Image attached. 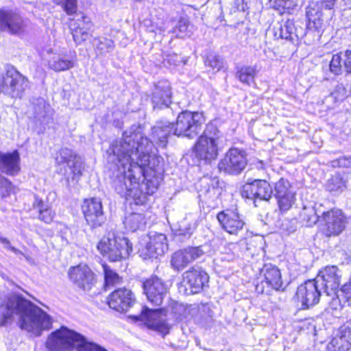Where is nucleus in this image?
<instances>
[{
	"instance_id": "1",
	"label": "nucleus",
	"mask_w": 351,
	"mask_h": 351,
	"mask_svg": "<svg viewBox=\"0 0 351 351\" xmlns=\"http://www.w3.org/2000/svg\"><path fill=\"white\" fill-rule=\"evenodd\" d=\"M153 142L145 135L141 125H132L123 133L122 138L110 146V160L130 161L133 176L143 177L141 188L145 189L149 196L154 194L163 179L164 167L161 157L151 155Z\"/></svg>"
},
{
	"instance_id": "2",
	"label": "nucleus",
	"mask_w": 351,
	"mask_h": 351,
	"mask_svg": "<svg viewBox=\"0 0 351 351\" xmlns=\"http://www.w3.org/2000/svg\"><path fill=\"white\" fill-rule=\"evenodd\" d=\"M19 319L21 329L36 336L51 326V319L42 308L20 295H11L5 305L0 306V325L10 320L14 315Z\"/></svg>"
},
{
	"instance_id": "3",
	"label": "nucleus",
	"mask_w": 351,
	"mask_h": 351,
	"mask_svg": "<svg viewBox=\"0 0 351 351\" xmlns=\"http://www.w3.org/2000/svg\"><path fill=\"white\" fill-rule=\"evenodd\" d=\"M110 147L106 151L108 161L114 165V170L111 177V184L115 191L127 199H132L136 205H143L147 199L149 195L145 189L141 188L140 178L130 174H136L132 171L131 162L123 160H110Z\"/></svg>"
},
{
	"instance_id": "4",
	"label": "nucleus",
	"mask_w": 351,
	"mask_h": 351,
	"mask_svg": "<svg viewBox=\"0 0 351 351\" xmlns=\"http://www.w3.org/2000/svg\"><path fill=\"white\" fill-rule=\"evenodd\" d=\"M46 347L51 351H99L96 343L88 341L80 333L66 326L52 332L46 341Z\"/></svg>"
},
{
	"instance_id": "5",
	"label": "nucleus",
	"mask_w": 351,
	"mask_h": 351,
	"mask_svg": "<svg viewBox=\"0 0 351 351\" xmlns=\"http://www.w3.org/2000/svg\"><path fill=\"white\" fill-rule=\"evenodd\" d=\"M221 132L213 123L206 125L203 133L196 142L193 154L195 157L204 164H210L219 155V144Z\"/></svg>"
},
{
	"instance_id": "6",
	"label": "nucleus",
	"mask_w": 351,
	"mask_h": 351,
	"mask_svg": "<svg viewBox=\"0 0 351 351\" xmlns=\"http://www.w3.org/2000/svg\"><path fill=\"white\" fill-rule=\"evenodd\" d=\"M97 248L103 256L111 262L121 261L132 252V245L128 238L109 232L97 243Z\"/></svg>"
},
{
	"instance_id": "7",
	"label": "nucleus",
	"mask_w": 351,
	"mask_h": 351,
	"mask_svg": "<svg viewBox=\"0 0 351 351\" xmlns=\"http://www.w3.org/2000/svg\"><path fill=\"white\" fill-rule=\"evenodd\" d=\"M205 122L203 112L184 110L179 113L173 123V134L178 137L194 139L202 132Z\"/></svg>"
},
{
	"instance_id": "8",
	"label": "nucleus",
	"mask_w": 351,
	"mask_h": 351,
	"mask_svg": "<svg viewBox=\"0 0 351 351\" xmlns=\"http://www.w3.org/2000/svg\"><path fill=\"white\" fill-rule=\"evenodd\" d=\"M28 86V79L12 65L6 64L3 71L0 68V93L21 97Z\"/></svg>"
},
{
	"instance_id": "9",
	"label": "nucleus",
	"mask_w": 351,
	"mask_h": 351,
	"mask_svg": "<svg viewBox=\"0 0 351 351\" xmlns=\"http://www.w3.org/2000/svg\"><path fill=\"white\" fill-rule=\"evenodd\" d=\"M168 250L167 239L165 234L151 232L140 242L138 253L143 259L157 258Z\"/></svg>"
},
{
	"instance_id": "10",
	"label": "nucleus",
	"mask_w": 351,
	"mask_h": 351,
	"mask_svg": "<svg viewBox=\"0 0 351 351\" xmlns=\"http://www.w3.org/2000/svg\"><path fill=\"white\" fill-rule=\"evenodd\" d=\"M247 162L245 150L239 148H230L224 157L219 162L218 169L226 174L239 175L246 167Z\"/></svg>"
},
{
	"instance_id": "11",
	"label": "nucleus",
	"mask_w": 351,
	"mask_h": 351,
	"mask_svg": "<svg viewBox=\"0 0 351 351\" xmlns=\"http://www.w3.org/2000/svg\"><path fill=\"white\" fill-rule=\"evenodd\" d=\"M208 274L201 267L193 266L182 274L181 287L186 295L195 294L208 287Z\"/></svg>"
},
{
	"instance_id": "12",
	"label": "nucleus",
	"mask_w": 351,
	"mask_h": 351,
	"mask_svg": "<svg viewBox=\"0 0 351 351\" xmlns=\"http://www.w3.org/2000/svg\"><path fill=\"white\" fill-rule=\"evenodd\" d=\"M264 280L261 284L256 286V291L258 293L269 294L271 290L284 291L281 272L278 267L271 263H266L261 271Z\"/></svg>"
},
{
	"instance_id": "13",
	"label": "nucleus",
	"mask_w": 351,
	"mask_h": 351,
	"mask_svg": "<svg viewBox=\"0 0 351 351\" xmlns=\"http://www.w3.org/2000/svg\"><path fill=\"white\" fill-rule=\"evenodd\" d=\"M342 271L335 265L326 266L321 269L315 278L323 292L328 296H335L341 284Z\"/></svg>"
},
{
	"instance_id": "14",
	"label": "nucleus",
	"mask_w": 351,
	"mask_h": 351,
	"mask_svg": "<svg viewBox=\"0 0 351 351\" xmlns=\"http://www.w3.org/2000/svg\"><path fill=\"white\" fill-rule=\"evenodd\" d=\"M82 211L87 224L91 229L101 227L106 221L102 202L99 199L93 197L85 199L82 204Z\"/></svg>"
},
{
	"instance_id": "15",
	"label": "nucleus",
	"mask_w": 351,
	"mask_h": 351,
	"mask_svg": "<svg viewBox=\"0 0 351 351\" xmlns=\"http://www.w3.org/2000/svg\"><path fill=\"white\" fill-rule=\"evenodd\" d=\"M324 222L322 231L327 237L339 235L348 223L346 217L339 209H331L322 214Z\"/></svg>"
},
{
	"instance_id": "16",
	"label": "nucleus",
	"mask_w": 351,
	"mask_h": 351,
	"mask_svg": "<svg viewBox=\"0 0 351 351\" xmlns=\"http://www.w3.org/2000/svg\"><path fill=\"white\" fill-rule=\"evenodd\" d=\"M200 182L199 199L208 206L215 207L223 192V182L220 181L217 177L207 176L202 178Z\"/></svg>"
},
{
	"instance_id": "17",
	"label": "nucleus",
	"mask_w": 351,
	"mask_h": 351,
	"mask_svg": "<svg viewBox=\"0 0 351 351\" xmlns=\"http://www.w3.org/2000/svg\"><path fill=\"white\" fill-rule=\"evenodd\" d=\"M322 291L315 279L308 280L298 287L295 296L302 308H308L319 302Z\"/></svg>"
},
{
	"instance_id": "18",
	"label": "nucleus",
	"mask_w": 351,
	"mask_h": 351,
	"mask_svg": "<svg viewBox=\"0 0 351 351\" xmlns=\"http://www.w3.org/2000/svg\"><path fill=\"white\" fill-rule=\"evenodd\" d=\"M272 187L265 180H254L252 182H247L243 186L241 195L254 201V206H257V199L269 201L273 194Z\"/></svg>"
},
{
	"instance_id": "19",
	"label": "nucleus",
	"mask_w": 351,
	"mask_h": 351,
	"mask_svg": "<svg viewBox=\"0 0 351 351\" xmlns=\"http://www.w3.org/2000/svg\"><path fill=\"white\" fill-rule=\"evenodd\" d=\"M27 21L16 11L0 9V32L19 35L25 31Z\"/></svg>"
},
{
	"instance_id": "20",
	"label": "nucleus",
	"mask_w": 351,
	"mask_h": 351,
	"mask_svg": "<svg viewBox=\"0 0 351 351\" xmlns=\"http://www.w3.org/2000/svg\"><path fill=\"white\" fill-rule=\"evenodd\" d=\"M69 276L76 287L84 291H90L97 281L96 274L86 265L71 268Z\"/></svg>"
},
{
	"instance_id": "21",
	"label": "nucleus",
	"mask_w": 351,
	"mask_h": 351,
	"mask_svg": "<svg viewBox=\"0 0 351 351\" xmlns=\"http://www.w3.org/2000/svg\"><path fill=\"white\" fill-rule=\"evenodd\" d=\"M143 293L149 302L155 306H160L167 293V284L156 276L150 277L142 283Z\"/></svg>"
},
{
	"instance_id": "22",
	"label": "nucleus",
	"mask_w": 351,
	"mask_h": 351,
	"mask_svg": "<svg viewBox=\"0 0 351 351\" xmlns=\"http://www.w3.org/2000/svg\"><path fill=\"white\" fill-rule=\"evenodd\" d=\"M136 303L134 293L125 287L115 289L108 297L109 307L120 313L127 312Z\"/></svg>"
},
{
	"instance_id": "23",
	"label": "nucleus",
	"mask_w": 351,
	"mask_h": 351,
	"mask_svg": "<svg viewBox=\"0 0 351 351\" xmlns=\"http://www.w3.org/2000/svg\"><path fill=\"white\" fill-rule=\"evenodd\" d=\"M171 88L167 80H160L154 84L151 92V103L154 110L168 108L171 104Z\"/></svg>"
},
{
	"instance_id": "24",
	"label": "nucleus",
	"mask_w": 351,
	"mask_h": 351,
	"mask_svg": "<svg viewBox=\"0 0 351 351\" xmlns=\"http://www.w3.org/2000/svg\"><path fill=\"white\" fill-rule=\"evenodd\" d=\"M217 219L221 228L230 234H238L245 226L237 209L223 210L217 215Z\"/></svg>"
},
{
	"instance_id": "25",
	"label": "nucleus",
	"mask_w": 351,
	"mask_h": 351,
	"mask_svg": "<svg viewBox=\"0 0 351 351\" xmlns=\"http://www.w3.org/2000/svg\"><path fill=\"white\" fill-rule=\"evenodd\" d=\"M274 196L282 212L289 210L295 199V193L291 190L290 182L284 178L275 183Z\"/></svg>"
},
{
	"instance_id": "26",
	"label": "nucleus",
	"mask_w": 351,
	"mask_h": 351,
	"mask_svg": "<svg viewBox=\"0 0 351 351\" xmlns=\"http://www.w3.org/2000/svg\"><path fill=\"white\" fill-rule=\"evenodd\" d=\"M158 311L157 309H150L147 307H142L141 312L139 315H132L136 321L145 322L153 329L166 335L169 332L170 327L169 324L164 320H158Z\"/></svg>"
},
{
	"instance_id": "27",
	"label": "nucleus",
	"mask_w": 351,
	"mask_h": 351,
	"mask_svg": "<svg viewBox=\"0 0 351 351\" xmlns=\"http://www.w3.org/2000/svg\"><path fill=\"white\" fill-rule=\"evenodd\" d=\"M173 130V123L162 120L156 121V124L152 128V139H149L153 142V147L155 144L159 147H165Z\"/></svg>"
},
{
	"instance_id": "28",
	"label": "nucleus",
	"mask_w": 351,
	"mask_h": 351,
	"mask_svg": "<svg viewBox=\"0 0 351 351\" xmlns=\"http://www.w3.org/2000/svg\"><path fill=\"white\" fill-rule=\"evenodd\" d=\"M20 155L17 150L12 152H0V171L10 176H15L21 170Z\"/></svg>"
},
{
	"instance_id": "29",
	"label": "nucleus",
	"mask_w": 351,
	"mask_h": 351,
	"mask_svg": "<svg viewBox=\"0 0 351 351\" xmlns=\"http://www.w3.org/2000/svg\"><path fill=\"white\" fill-rule=\"evenodd\" d=\"M178 229L175 230L174 240L177 242H184L189 239L196 229L197 220L192 215H187L179 222Z\"/></svg>"
},
{
	"instance_id": "30",
	"label": "nucleus",
	"mask_w": 351,
	"mask_h": 351,
	"mask_svg": "<svg viewBox=\"0 0 351 351\" xmlns=\"http://www.w3.org/2000/svg\"><path fill=\"white\" fill-rule=\"evenodd\" d=\"M322 12L317 2H309L306 8V16L308 19L307 29L319 33L323 28V19Z\"/></svg>"
},
{
	"instance_id": "31",
	"label": "nucleus",
	"mask_w": 351,
	"mask_h": 351,
	"mask_svg": "<svg viewBox=\"0 0 351 351\" xmlns=\"http://www.w3.org/2000/svg\"><path fill=\"white\" fill-rule=\"evenodd\" d=\"M32 208L38 213V219L46 223H50L55 216L47 202H45L38 195H34Z\"/></svg>"
},
{
	"instance_id": "32",
	"label": "nucleus",
	"mask_w": 351,
	"mask_h": 351,
	"mask_svg": "<svg viewBox=\"0 0 351 351\" xmlns=\"http://www.w3.org/2000/svg\"><path fill=\"white\" fill-rule=\"evenodd\" d=\"M34 118L40 124L47 123L50 119V107L42 97L33 98L32 101Z\"/></svg>"
},
{
	"instance_id": "33",
	"label": "nucleus",
	"mask_w": 351,
	"mask_h": 351,
	"mask_svg": "<svg viewBox=\"0 0 351 351\" xmlns=\"http://www.w3.org/2000/svg\"><path fill=\"white\" fill-rule=\"evenodd\" d=\"M274 36L278 38L285 39L293 42L298 40L302 34H299L293 21L288 19L282 22L279 27L275 28Z\"/></svg>"
},
{
	"instance_id": "34",
	"label": "nucleus",
	"mask_w": 351,
	"mask_h": 351,
	"mask_svg": "<svg viewBox=\"0 0 351 351\" xmlns=\"http://www.w3.org/2000/svg\"><path fill=\"white\" fill-rule=\"evenodd\" d=\"M195 322L201 327H210L214 322V312L210 304H201L197 307L194 317Z\"/></svg>"
},
{
	"instance_id": "35",
	"label": "nucleus",
	"mask_w": 351,
	"mask_h": 351,
	"mask_svg": "<svg viewBox=\"0 0 351 351\" xmlns=\"http://www.w3.org/2000/svg\"><path fill=\"white\" fill-rule=\"evenodd\" d=\"M258 70L255 66L243 65L237 67L236 77L242 84L251 86L255 84V77Z\"/></svg>"
},
{
	"instance_id": "36",
	"label": "nucleus",
	"mask_w": 351,
	"mask_h": 351,
	"mask_svg": "<svg viewBox=\"0 0 351 351\" xmlns=\"http://www.w3.org/2000/svg\"><path fill=\"white\" fill-rule=\"evenodd\" d=\"M47 65L50 69L56 72H60L73 68L74 66V62L66 58L65 56L54 54L48 60Z\"/></svg>"
},
{
	"instance_id": "37",
	"label": "nucleus",
	"mask_w": 351,
	"mask_h": 351,
	"mask_svg": "<svg viewBox=\"0 0 351 351\" xmlns=\"http://www.w3.org/2000/svg\"><path fill=\"white\" fill-rule=\"evenodd\" d=\"M102 268L104 276V290L121 285L123 282V278L114 270H113L106 263H102Z\"/></svg>"
},
{
	"instance_id": "38",
	"label": "nucleus",
	"mask_w": 351,
	"mask_h": 351,
	"mask_svg": "<svg viewBox=\"0 0 351 351\" xmlns=\"http://www.w3.org/2000/svg\"><path fill=\"white\" fill-rule=\"evenodd\" d=\"M123 223L125 228L130 231L134 232L144 228L146 221L143 214L132 213L125 217Z\"/></svg>"
},
{
	"instance_id": "39",
	"label": "nucleus",
	"mask_w": 351,
	"mask_h": 351,
	"mask_svg": "<svg viewBox=\"0 0 351 351\" xmlns=\"http://www.w3.org/2000/svg\"><path fill=\"white\" fill-rule=\"evenodd\" d=\"M93 46L97 56H104L113 51L115 47L114 41L106 37L95 38Z\"/></svg>"
},
{
	"instance_id": "40",
	"label": "nucleus",
	"mask_w": 351,
	"mask_h": 351,
	"mask_svg": "<svg viewBox=\"0 0 351 351\" xmlns=\"http://www.w3.org/2000/svg\"><path fill=\"white\" fill-rule=\"evenodd\" d=\"M319 217L320 216L317 214V209L314 207H304L300 213L302 223L307 227L315 225L319 221Z\"/></svg>"
},
{
	"instance_id": "41",
	"label": "nucleus",
	"mask_w": 351,
	"mask_h": 351,
	"mask_svg": "<svg viewBox=\"0 0 351 351\" xmlns=\"http://www.w3.org/2000/svg\"><path fill=\"white\" fill-rule=\"evenodd\" d=\"M172 33L178 38H185L191 36L192 34V25L189 20L185 17H181L173 27Z\"/></svg>"
},
{
	"instance_id": "42",
	"label": "nucleus",
	"mask_w": 351,
	"mask_h": 351,
	"mask_svg": "<svg viewBox=\"0 0 351 351\" xmlns=\"http://www.w3.org/2000/svg\"><path fill=\"white\" fill-rule=\"evenodd\" d=\"M189 265L184 248L177 250L171 255V265L176 271H182Z\"/></svg>"
},
{
	"instance_id": "43",
	"label": "nucleus",
	"mask_w": 351,
	"mask_h": 351,
	"mask_svg": "<svg viewBox=\"0 0 351 351\" xmlns=\"http://www.w3.org/2000/svg\"><path fill=\"white\" fill-rule=\"evenodd\" d=\"M188 261L190 263L200 258L208 250L206 245L188 246L184 248Z\"/></svg>"
},
{
	"instance_id": "44",
	"label": "nucleus",
	"mask_w": 351,
	"mask_h": 351,
	"mask_svg": "<svg viewBox=\"0 0 351 351\" xmlns=\"http://www.w3.org/2000/svg\"><path fill=\"white\" fill-rule=\"evenodd\" d=\"M337 298L339 304L343 306H351V282L344 284L339 290V293H337Z\"/></svg>"
},
{
	"instance_id": "45",
	"label": "nucleus",
	"mask_w": 351,
	"mask_h": 351,
	"mask_svg": "<svg viewBox=\"0 0 351 351\" xmlns=\"http://www.w3.org/2000/svg\"><path fill=\"white\" fill-rule=\"evenodd\" d=\"M345 188V181L340 174L332 176L326 184V189L330 192H342Z\"/></svg>"
},
{
	"instance_id": "46",
	"label": "nucleus",
	"mask_w": 351,
	"mask_h": 351,
	"mask_svg": "<svg viewBox=\"0 0 351 351\" xmlns=\"http://www.w3.org/2000/svg\"><path fill=\"white\" fill-rule=\"evenodd\" d=\"M76 156L77 155L71 149L62 148L57 153L56 162L57 165L66 164L68 166Z\"/></svg>"
},
{
	"instance_id": "47",
	"label": "nucleus",
	"mask_w": 351,
	"mask_h": 351,
	"mask_svg": "<svg viewBox=\"0 0 351 351\" xmlns=\"http://www.w3.org/2000/svg\"><path fill=\"white\" fill-rule=\"evenodd\" d=\"M343 58L341 53H336L332 56L329 64V69L330 73L335 75L342 74L344 71V67L341 64Z\"/></svg>"
},
{
	"instance_id": "48",
	"label": "nucleus",
	"mask_w": 351,
	"mask_h": 351,
	"mask_svg": "<svg viewBox=\"0 0 351 351\" xmlns=\"http://www.w3.org/2000/svg\"><path fill=\"white\" fill-rule=\"evenodd\" d=\"M73 40L77 45H80L89 38L90 29H82L77 27H70Z\"/></svg>"
},
{
	"instance_id": "49",
	"label": "nucleus",
	"mask_w": 351,
	"mask_h": 351,
	"mask_svg": "<svg viewBox=\"0 0 351 351\" xmlns=\"http://www.w3.org/2000/svg\"><path fill=\"white\" fill-rule=\"evenodd\" d=\"M272 8L280 12H285V10H293L297 5L296 0H270Z\"/></svg>"
},
{
	"instance_id": "50",
	"label": "nucleus",
	"mask_w": 351,
	"mask_h": 351,
	"mask_svg": "<svg viewBox=\"0 0 351 351\" xmlns=\"http://www.w3.org/2000/svg\"><path fill=\"white\" fill-rule=\"evenodd\" d=\"M67 167L71 169L73 176V179L79 178L84 169L82 158L77 156Z\"/></svg>"
},
{
	"instance_id": "51",
	"label": "nucleus",
	"mask_w": 351,
	"mask_h": 351,
	"mask_svg": "<svg viewBox=\"0 0 351 351\" xmlns=\"http://www.w3.org/2000/svg\"><path fill=\"white\" fill-rule=\"evenodd\" d=\"M205 64L219 71L223 64V58L216 54L210 53L206 56Z\"/></svg>"
},
{
	"instance_id": "52",
	"label": "nucleus",
	"mask_w": 351,
	"mask_h": 351,
	"mask_svg": "<svg viewBox=\"0 0 351 351\" xmlns=\"http://www.w3.org/2000/svg\"><path fill=\"white\" fill-rule=\"evenodd\" d=\"M93 23L90 18L85 15H80L75 19L73 20L70 27H77L82 29H91Z\"/></svg>"
},
{
	"instance_id": "53",
	"label": "nucleus",
	"mask_w": 351,
	"mask_h": 351,
	"mask_svg": "<svg viewBox=\"0 0 351 351\" xmlns=\"http://www.w3.org/2000/svg\"><path fill=\"white\" fill-rule=\"evenodd\" d=\"M348 95V91L343 84H338L331 93V97H334L336 101H342Z\"/></svg>"
},
{
	"instance_id": "54",
	"label": "nucleus",
	"mask_w": 351,
	"mask_h": 351,
	"mask_svg": "<svg viewBox=\"0 0 351 351\" xmlns=\"http://www.w3.org/2000/svg\"><path fill=\"white\" fill-rule=\"evenodd\" d=\"M60 4L68 15L75 13L77 10V0H60Z\"/></svg>"
},
{
	"instance_id": "55",
	"label": "nucleus",
	"mask_w": 351,
	"mask_h": 351,
	"mask_svg": "<svg viewBox=\"0 0 351 351\" xmlns=\"http://www.w3.org/2000/svg\"><path fill=\"white\" fill-rule=\"evenodd\" d=\"M330 165L332 167H351V156L340 157L336 160L330 162Z\"/></svg>"
},
{
	"instance_id": "56",
	"label": "nucleus",
	"mask_w": 351,
	"mask_h": 351,
	"mask_svg": "<svg viewBox=\"0 0 351 351\" xmlns=\"http://www.w3.org/2000/svg\"><path fill=\"white\" fill-rule=\"evenodd\" d=\"M341 333L340 338L351 344V319L341 327Z\"/></svg>"
},
{
	"instance_id": "57",
	"label": "nucleus",
	"mask_w": 351,
	"mask_h": 351,
	"mask_svg": "<svg viewBox=\"0 0 351 351\" xmlns=\"http://www.w3.org/2000/svg\"><path fill=\"white\" fill-rule=\"evenodd\" d=\"M343 58L344 71L347 74L351 73V50L347 49Z\"/></svg>"
},
{
	"instance_id": "58",
	"label": "nucleus",
	"mask_w": 351,
	"mask_h": 351,
	"mask_svg": "<svg viewBox=\"0 0 351 351\" xmlns=\"http://www.w3.org/2000/svg\"><path fill=\"white\" fill-rule=\"evenodd\" d=\"M336 0H321V6L326 10H332L335 6Z\"/></svg>"
},
{
	"instance_id": "59",
	"label": "nucleus",
	"mask_w": 351,
	"mask_h": 351,
	"mask_svg": "<svg viewBox=\"0 0 351 351\" xmlns=\"http://www.w3.org/2000/svg\"><path fill=\"white\" fill-rule=\"evenodd\" d=\"M234 3L239 11L244 12L245 10L246 4L244 3L243 0H236Z\"/></svg>"
},
{
	"instance_id": "60",
	"label": "nucleus",
	"mask_w": 351,
	"mask_h": 351,
	"mask_svg": "<svg viewBox=\"0 0 351 351\" xmlns=\"http://www.w3.org/2000/svg\"><path fill=\"white\" fill-rule=\"evenodd\" d=\"M179 57L177 55L170 56L168 59V62L170 64H174V65H178L179 63L181 62L180 60H178Z\"/></svg>"
},
{
	"instance_id": "61",
	"label": "nucleus",
	"mask_w": 351,
	"mask_h": 351,
	"mask_svg": "<svg viewBox=\"0 0 351 351\" xmlns=\"http://www.w3.org/2000/svg\"><path fill=\"white\" fill-rule=\"evenodd\" d=\"M340 7L346 10L351 8V0H341L339 2Z\"/></svg>"
},
{
	"instance_id": "62",
	"label": "nucleus",
	"mask_w": 351,
	"mask_h": 351,
	"mask_svg": "<svg viewBox=\"0 0 351 351\" xmlns=\"http://www.w3.org/2000/svg\"><path fill=\"white\" fill-rule=\"evenodd\" d=\"M96 346H97V347H99V348H101V350H99V351H107V350H106V349H105L104 348H103V347L100 346L99 345H98V344H97V343H96Z\"/></svg>"
}]
</instances>
